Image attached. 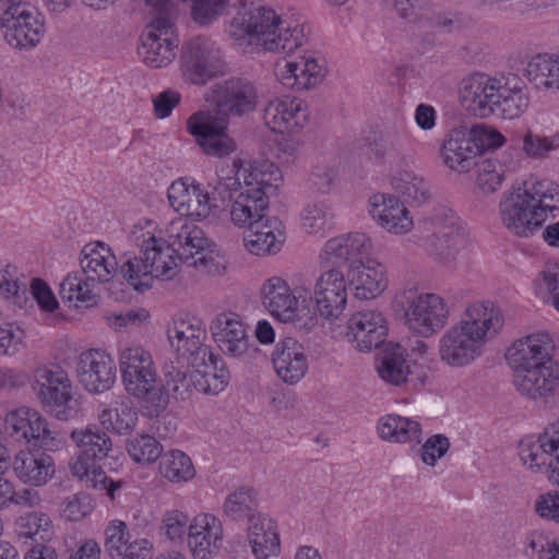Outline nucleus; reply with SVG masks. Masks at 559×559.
I'll list each match as a JSON object with an SVG mask.
<instances>
[{
	"label": "nucleus",
	"instance_id": "obj_1",
	"mask_svg": "<svg viewBox=\"0 0 559 559\" xmlns=\"http://www.w3.org/2000/svg\"><path fill=\"white\" fill-rule=\"evenodd\" d=\"M555 345L547 333L528 335L507 352L518 392L533 401L546 400L559 386V362L552 358Z\"/></svg>",
	"mask_w": 559,
	"mask_h": 559
},
{
	"label": "nucleus",
	"instance_id": "obj_2",
	"mask_svg": "<svg viewBox=\"0 0 559 559\" xmlns=\"http://www.w3.org/2000/svg\"><path fill=\"white\" fill-rule=\"evenodd\" d=\"M557 185L549 180L531 178L503 194L499 203V215L510 234L527 238L540 230L547 214L557 209Z\"/></svg>",
	"mask_w": 559,
	"mask_h": 559
},
{
	"label": "nucleus",
	"instance_id": "obj_3",
	"mask_svg": "<svg viewBox=\"0 0 559 559\" xmlns=\"http://www.w3.org/2000/svg\"><path fill=\"white\" fill-rule=\"evenodd\" d=\"M502 324V318L493 307H468L461 321L440 337L438 352L441 361L453 368L468 366L483 354L486 340L495 335Z\"/></svg>",
	"mask_w": 559,
	"mask_h": 559
},
{
	"label": "nucleus",
	"instance_id": "obj_4",
	"mask_svg": "<svg viewBox=\"0 0 559 559\" xmlns=\"http://www.w3.org/2000/svg\"><path fill=\"white\" fill-rule=\"evenodd\" d=\"M229 35L240 45L285 55L306 41L301 24L283 21L273 9L264 7L238 13L230 22Z\"/></svg>",
	"mask_w": 559,
	"mask_h": 559
},
{
	"label": "nucleus",
	"instance_id": "obj_5",
	"mask_svg": "<svg viewBox=\"0 0 559 559\" xmlns=\"http://www.w3.org/2000/svg\"><path fill=\"white\" fill-rule=\"evenodd\" d=\"M129 239L139 251H128L120 257L118 273L134 290L150 289L155 278H173L175 259L164 252V242L152 230L133 226Z\"/></svg>",
	"mask_w": 559,
	"mask_h": 559
},
{
	"label": "nucleus",
	"instance_id": "obj_6",
	"mask_svg": "<svg viewBox=\"0 0 559 559\" xmlns=\"http://www.w3.org/2000/svg\"><path fill=\"white\" fill-rule=\"evenodd\" d=\"M119 368L126 391L138 401L142 414L158 417L168 406V394L148 350L140 345L119 353Z\"/></svg>",
	"mask_w": 559,
	"mask_h": 559
},
{
	"label": "nucleus",
	"instance_id": "obj_7",
	"mask_svg": "<svg viewBox=\"0 0 559 559\" xmlns=\"http://www.w3.org/2000/svg\"><path fill=\"white\" fill-rule=\"evenodd\" d=\"M70 437L79 449L69 461L72 475L83 480L87 487L106 491L114 499L115 491L122 483L107 477L98 465L112 450L109 436L97 427H85L72 430Z\"/></svg>",
	"mask_w": 559,
	"mask_h": 559
},
{
	"label": "nucleus",
	"instance_id": "obj_8",
	"mask_svg": "<svg viewBox=\"0 0 559 559\" xmlns=\"http://www.w3.org/2000/svg\"><path fill=\"white\" fill-rule=\"evenodd\" d=\"M164 242L167 243L164 252L175 253L188 266L211 272L215 265L214 258L206 251L209 240L203 230L186 217H177L166 226Z\"/></svg>",
	"mask_w": 559,
	"mask_h": 559
},
{
	"label": "nucleus",
	"instance_id": "obj_9",
	"mask_svg": "<svg viewBox=\"0 0 559 559\" xmlns=\"http://www.w3.org/2000/svg\"><path fill=\"white\" fill-rule=\"evenodd\" d=\"M170 1L145 0L148 5L160 11V14L147 25L139 48V55L143 62L152 69L166 67L176 57L179 40L174 34V23L165 13Z\"/></svg>",
	"mask_w": 559,
	"mask_h": 559
},
{
	"label": "nucleus",
	"instance_id": "obj_10",
	"mask_svg": "<svg viewBox=\"0 0 559 559\" xmlns=\"http://www.w3.org/2000/svg\"><path fill=\"white\" fill-rule=\"evenodd\" d=\"M0 27L8 44L20 50L34 48L45 32L37 12L22 0H0Z\"/></svg>",
	"mask_w": 559,
	"mask_h": 559
},
{
	"label": "nucleus",
	"instance_id": "obj_11",
	"mask_svg": "<svg viewBox=\"0 0 559 559\" xmlns=\"http://www.w3.org/2000/svg\"><path fill=\"white\" fill-rule=\"evenodd\" d=\"M405 324L415 334L429 337L438 333L448 322L449 308L444 299L431 293L404 295Z\"/></svg>",
	"mask_w": 559,
	"mask_h": 559
},
{
	"label": "nucleus",
	"instance_id": "obj_12",
	"mask_svg": "<svg viewBox=\"0 0 559 559\" xmlns=\"http://www.w3.org/2000/svg\"><path fill=\"white\" fill-rule=\"evenodd\" d=\"M243 185L236 198L239 203H245L253 209V212H265L272 195L282 180L277 166L269 160L252 162L241 173Z\"/></svg>",
	"mask_w": 559,
	"mask_h": 559
},
{
	"label": "nucleus",
	"instance_id": "obj_13",
	"mask_svg": "<svg viewBox=\"0 0 559 559\" xmlns=\"http://www.w3.org/2000/svg\"><path fill=\"white\" fill-rule=\"evenodd\" d=\"M212 337L221 352L240 360L255 357L258 347L248 334L247 328L239 314L235 312H221L210 324Z\"/></svg>",
	"mask_w": 559,
	"mask_h": 559
},
{
	"label": "nucleus",
	"instance_id": "obj_14",
	"mask_svg": "<svg viewBox=\"0 0 559 559\" xmlns=\"http://www.w3.org/2000/svg\"><path fill=\"white\" fill-rule=\"evenodd\" d=\"M182 71L193 84L203 85L224 72L222 51L215 41L206 37L189 40L182 50Z\"/></svg>",
	"mask_w": 559,
	"mask_h": 559
},
{
	"label": "nucleus",
	"instance_id": "obj_15",
	"mask_svg": "<svg viewBox=\"0 0 559 559\" xmlns=\"http://www.w3.org/2000/svg\"><path fill=\"white\" fill-rule=\"evenodd\" d=\"M503 76H490L486 73H473L464 78L459 87L460 102L471 115L488 118L496 115Z\"/></svg>",
	"mask_w": 559,
	"mask_h": 559
},
{
	"label": "nucleus",
	"instance_id": "obj_16",
	"mask_svg": "<svg viewBox=\"0 0 559 559\" xmlns=\"http://www.w3.org/2000/svg\"><path fill=\"white\" fill-rule=\"evenodd\" d=\"M188 131L209 156L222 158L236 151V142L227 134V120L209 111L192 115L187 122Z\"/></svg>",
	"mask_w": 559,
	"mask_h": 559
},
{
	"label": "nucleus",
	"instance_id": "obj_17",
	"mask_svg": "<svg viewBox=\"0 0 559 559\" xmlns=\"http://www.w3.org/2000/svg\"><path fill=\"white\" fill-rule=\"evenodd\" d=\"M38 399L57 418L67 420L72 415L68 403L72 400L71 382L62 369L55 367L38 368L33 385Z\"/></svg>",
	"mask_w": 559,
	"mask_h": 559
},
{
	"label": "nucleus",
	"instance_id": "obj_18",
	"mask_svg": "<svg viewBox=\"0 0 559 559\" xmlns=\"http://www.w3.org/2000/svg\"><path fill=\"white\" fill-rule=\"evenodd\" d=\"M305 299H313L318 313L328 320L338 318L347 304L344 273L335 267L322 272L316 280L313 293L305 288Z\"/></svg>",
	"mask_w": 559,
	"mask_h": 559
},
{
	"label": "nucleus",
	"instance_id": "obj_19",
	"mask_svg": "<svg viewBox=\"0 0 559 559\" xmlns=\"http://www.w3.org/2000/svg\"><path fill=\"white\" fill-rule=\"evenodd\" d=\"M167 336L170 346L178 356L186 358L191 367H202L212 358V350L204 345L206 331L198 320H177L168 326Z\"/></svg>",
	"mask_w": 559,
	"mask_h": 559
},
{
	"label": "nucleus",
	"instance_id": "obj_20",
	"mask_svg": "<svg viewBox=\"0 0 559 559\" xmlns=\"http://www.w3.org/2000/svg\"><path fill=\"white\" fill-rule=\"evenodd\" d=\"M216 112L226 120L230 116H243L253 111L258 104L257 88L246 79L233 78L216 88Z\"/></svg>",
	"mask_w": 559,
	"mask_h": 559
},
{
	"label": "nucleus",
	"instance_id": "obj_21",
	"mask_svg": "<svg viewBox=\"0 0 559 559\" xmlns=\"http://www.w3.org/2000/svg\"><path fill=\"white\" fill-rule=\"evenodd\" d=\"M78 378L90 393L108 391L116 381V365L107 353L88 349L79 357Z\"/></svg>",
	"mask_w": 559,
	"mask_h": 559
},
{
	"label": "nucleus",
	"instance_id": "obj_22",
	"mask_svg": "<svg viewBox=\"0 0 559 559\" xmlns=\"http://www.w3.org/2000/svg\"><path fill=\"white\" fill-rule=\"evenodd\" d=\"M386 334V320L380 311H358L347 321L346 337L360 352H370L379 347Z\"/></svg>",
	"mask_w": 559,
	"mask_h": 559
},
{
	"label": "nucleus",
	"instance_id": "obj_23",
	"mask_svg": "<svg viewBox=\"0 0 559 559\" xmlns=\"http://www.w3.org/2000/svg\"><path fill=\"white\" fill-rule=\"evenodd\" d=\"M275 74L280 82L297 91L309 90L318 85L325 75L324 59L312 53L300 56L297 60L277 62Z\"/></svg>",
	"mask_w": 559,
	"mask_h": 559
},
{
	"label": "nucleus",
	"instance_id": "obj_24",
	"mask_svg": "<svg viewBox=\"0 0 559 559\" xmlns=\"http://www.w3.org/2000/svg\"><path fill=\"white\" fill-rule=\"evenodd\" d=\"M550 424L537 439L524 438L519 443V455L524 465L534 473L545 472L549 477L559 454V435Z\"/></svg>",
	"mask_w": 559,
	"mask_h": 559
},
{
	"label": "nucleus",
	"instance_id": "obj_25",
	"mask_svg": "<svg viewBox=\"0 0 559 559\" xmlns=\"http://www.w3.org/2000/svg\"><path fill=\"white\" fill-rule=\"evenodd\" d=\"M222 539L223 526L216 516L201 513L190 522L187 543L194 559H212L217 554Z\"/></svg>",
	"mask_w": 559,
	"mask_h": 559
},
{
	"label": "nucleus",
	"instance_id": "obj_26",
	"mask_svg": "<svg viewBox=\"0 0 559 559\" xmlns=\"http://www.w3.org/2000/svg\"><path fill=\"white\" fill-rule=\"evenodd\" d=\"M371 250V240L362 233H349L328 240L321 251L320 259L332 265L348 263V267L354 264L365 262Z\"/></svg>",
	"mask_w": 559,
	"mask_h": 559
},
{
	"label": "nucleus",
	"instance_id": "obj_27",
	"mask_svg": "<svg viewBox=\"0 0 559 559\" xmlns=\"http://www.w3.org/2000/svg\"><path fill=\"white\" fill-rule=\"evenodd\" d=\"M200 367H191V369L181 370L170 367L165 372V380L163 381L164 390L176 400L185 401L189 399L193 390L205 394H217L225 381V374L222 373L221 378L213 379L210 383L204 380V376L199 372Z\"/></svg>",
	"mask_w": 559,
	"mask_h": 559
},
{
	"label": "nucleus",
	"instance_id": "obj_28",
	"mask_svg": "<svg viewBox=\"0 0 559 559\" xmlns=\"http://www.w3.org/2000/svg\"><path fill=\"white\" fill-rule=\"evenodd\" d=\"M170 205L181 214L180 217L206 218L214 206L210 193L201 185H188L186 180L178 179L168 188Z\"/></svg>",
	"mask_w": 559,
	"mask_h": 559
},
{
	"label": "nucleus",
	"instance_id": "obj_29",
	"mask_svg": "<svg viewBox=\"0 0 559 559\" xmlns=\"http://www.w3.org/2000/svg\"><path fill=\"white\" fill-rule=\"evenodd\" d=\"M261 296L264 307L270 313L281 321H294L298 312V300L305 299L304 289L292 292L288 284L280 278L272 277L261 288Z\"/></svg>",
	"mask_w": 559,
	"mask_h": 559
},
{
	"label": "nucleus",
	"instance_id": "obj_30",
	"mask_svg": "<svg viewBox=\"0 0 559 559\" xmlns=\"http://www.w3.org/2000/svg\"><path fill=\"white\" fill-rule=\"evenodd\" d=\"M369 214L382 228L394 235L405 234L413 226L404 203L391 194L372 195L369 200Z\"/></svg>",
	"mask_w": 559,
	"mask_h": 559
},
{
	"label": "nucleus",
	"instance_id": "obj_31",
	"mask_svg": "<svg viewBox=\"0 0 559 559\" xmlns=\"http://www.w3.org/2000/svg\"><path fill=\"white\" fill-rule=\"evenodd\" d=\"M276 374L288 384L300 381L308 370L304 346L293 337L278 341L272 354Z\"/></svg>",
	"mask_w": 559,
	"mask_h": 559
},
{
	"label": "nucleus",
	"instance_id": "obj_32",
	"mask_svg": "<svg viewBox=\"0 0 559 559\" xmlns=\"http://www.w3.org/2000/svg\"><path fill=\"white\" fill-rule=\"evenodd\" d=\"M265 124L274 132H292L302 128L307 121L304 103L292 97L274 98L263 110Z\"/></svg>",
	"mask_w": 559,
	"mask_h": 559
},
{
	"label": "nucleus",
	"instance_id": "obj_33",
	"mask_svg": "<svg viewBox=\"0 0 559 559\" xmlns=\"http://www.w3.org/2000/svg\"><path fill=\"white\" fill-rule=\"evenodd\" d=\"M478 156V148L466 126L453 128L442 145L443 163L452 170L467 173Z\"/></svg>",
	"mask_w": 559,
	"mask_h": 559
},
{
	"label": "nucleus",
	"instance_id": "obj_34",
	"mask_svg": "<svg viewBox=\"0 0 559 559\" xmlns=\"http://www.w3.org/2000/svg\"><path fill=\"white\" fill-rule=\"evenodd\" d=\"M347 280L349 285L354 288L355 297L360 300L374 299L381 295L388 286L384 266L370 259L348 267Z\"/></svg>",
	"mask_w": 559,
	"mask_h": 559
},
{
	"label": "nucleus",
	"instance_id": "obj_35",
	"mask_svg": "<svg viewBox=\"0 0 559 559\" xmlns=\"http://www.w3.org/2000/svg\"><path fill=\"white\" fill-rule=\"evenodd\" d=\"M16 477L31 486H43L55 474V462L45 452L20 451L13 462Z\"/></svg>",
	"mask_w": 559,
	"mask_h": 559
},
{
	"label": "nucleus",
	"instance_id": "obj_36",
	"mask_svg": "<svg viewBox=\"0 0 559 559\" xmlns=\"http://www.w3.org/2000/svg\"><path fill=\"white\" fill-rule=\"evenodd\" d=\"M406 356V349L399 343L386 344L377 366L379 377L385 383L395 386L414 381V371L411 369Z\"/></svg>",
	"mask_w": 559,
	"mask_h": 559
},
{
	"label": "nucleus",
	"instance_id": "obj_37",
	"mask_svg": "<svg viewBox=\"0 0 559 559\" xmlns=\"http://www.w3.org/2000/svg\"><path fill=\"white\" fill-rule=\"evenodd\" d=\"M248 540L257 559L277 556L281 544L275 522L262 514L250 516Z\"/></svg>",
	"mask_w": 559,
	"mask_h": 559
},
{
	"label": "nucleus",
	"instance_id": "obj_38",
	"mask_svg": "<svg viewBox=\"0 0 559 559\" xmlns=\"http://www.w3.org/2000/svg\"><path fill=\"white\" fill-rule=\"evenodd\" d=\"M522 74L537 90H559V58L548 53L534 56L526 62Z\"/></svg>",
	"mask_w": 559,
	"mask_h": 559
},
{
	"label": "nucleus",
	"instance_id": "obj_39",
	"mask_svg": "<svg viewBox=\"0 0 559 559\" xmlns=\"http://www.w3.org/2000/svg\"><path fill=\"white\" fill-rule=\"evenodd\" d=\"M379 437L391 443H406L421 440V427L416 420L396 414L381 417L377 425Z\"/></svg>",
	"mask_w": 559,
	"mask_h": 559
},
{
	"label": "nucleus",
	"instance_id": "obj_40",
	"mask_svg": "<svg viewBox=\"0 0 559 559\" xmlns=\"http://www.w3.org/2000/svg\"><path fill=\"white\" fill-rule=\"evenodd\" d=\"M500 88L499 102L496 105V115L503 119L520 118L530 107V95L522 85H511L509 79L503 78Z\"/></svg>",
	"mask_w": 559,
	"mask_h": 559
},
{
	"label": "nucleus",
	"instance_id": "obj_41",
	"mask_svg": "<svg viewBox=\"0 0 559 559\" xmlns=\"http://www.w3.org/2000/svg\"><path fill=\"white\" fill-rule=\"evenodd\" d=\"M94 283L79 274H69L60 284V297L63 302L74 308H88L97 304V295L93 290Z\"/></svg>",
	"mask_w": 559,
	"mask_h": 559
},
{
	"label": "nucleus",
	"instance_id": "obj_42",
	"mask_svg": "<svg viewBox=\"0 0 559 559\" xmlns=\"http://www.w3.org/2000/svg\"><path fill=\"white\" fill-rule=\"evenodd\" d=\"M80 261L82 273L92 281L109 282L115 272H117V262L115 257H105L100 251L91 249L90 252L84 249Z\"/></svg>",
	"mask_w": 559,
	"mask_h": 559
},
{
	"label": "nucleus",
	"instance_id": "obj_43",
	"mask_svg": "<svg viewBox=\"0 0 559 559\" xmlns=\"http://www.w3.org/2000/svg\"><path fill=\"white\" fill-rule=\"evenodd\" d=\"M403 133L396 126L385 127L369 142V148L379 163L397 158L402 153Z\"/></svg>",
	"mask_w": 559,
	"mask_h": 559
},
{
	"label": "nucleus",
	"instance_id": "obj_44",
	"mask_svg": "<svg viewBox=\"0 0 559 559\" xmlns=\"http://www.w3.org/2000/svg\"><path fill=\"white\" fill-rule=\"evenodd\" d=\"M160 474L173 483H182L192 479L195 469L191 459L179 450H171L164 454L159 463Z\"/></svg>",
	"mask_w": 559,
	"mask_h": 559
},
{
	"label": "nucleus",
	"instance_id": "obj_45",
	"mask_svg": "<svg viewBox=\"0 0 559 559\" xmlns=\"http://www.w3.org/2000/svg\"><path fill=\"white\" fill-rule=\"evenodd\" d=\"M258 508L257 492L251 487H240L234 492L229 493L225 500L223 510L224 513L231 520H241L254 514Z\"/></svg>",
	"mask_w": 559,
	"mask_h": 559
},
{
	"label": "nucleus",
	"instance_id": "obj_46",
	"mask_svg": "<svg viewBox=\"0 0 559 559\" xmlns=\"http://www.w3.org/2000/svg\"><path fill=\"white\" fill-rule=\"evenodd\" d=\"M34 425H32L27 443L44 449L45 451H57L66 442L64 435L51 427L47 420L35 411Z\"/></svg>",
	"mask_w": 559,
	"mask_h": 559
},
{
	"label": "nucleus",
	"instance_id": "obj_47",
	"mask_svg": "<svg viewBox=\"0 0 559 559\" xmlns=\"http://www.w3.org/2000/svg\"><path fill=\"white\" fill-rule=\"evenodd\" d=\"M393 187L406 201L417 205L425 204L431 199L429 185L424 178L411 173L394 178Z\"/></svg>",
	"mask_w": 559,
	"mask_h": 559
},
{
	"label": "nucleus",
	"instance_id": "obj_48",
	"mask_svg": "<svg viewBox=\"0 0 559 559\" xmlns=\"http://www.w3.org/2000/svg\"><path fill=\"white\" fill-rule=\"evenodd\" d=\"M98 419L107 430H112L119 435H127L136 425L138 412L128 405H121L116 409H103L98 415Z\"/></svg>",
	"mask_w": 559,
	"mask_h": 559
},
{
	"label": "nucleus",
	"instance_id": "obj_49",
	"mask_svg": "<svg viewBox=\"0 0 559 559\" xmlns=\"http://www.w3.org/2000/svg\"><path fill=\"white\" fill-rule=\"evenodd\" d=\"M28 284L26 278L19 274L15 266L7 265L0 270V296L13 299L14 304L22 306L27 300Z\"/></svg>",
	"mask_w": 559,
	"mask_h": 559
},
{
	"label": "nucleus",
	"instance_id": "obj_50",
	"mask_svg": "<svg viewBox=\"0 0 559 559\" xmlns=\"http://www.w3.org/2000/svg\"><path fill=\"white\" fill-rule=\"evenodd\" d=\"M424 229L430 234H454L460 235L462 221L449 207L438 205L431 214L424 219Z\"/></svg>",
	"mask_w": 559,
	"mask_h": 559
},
{
	"label": "nucleus",
	"instance_id": "obj_51",
	"mask_svg": "<svg viewBox=\"0 0 559 559\" xmlns=\"http://www.w3.org/2000/svg\"><path fill=\"white\" fill-rule=\"evenodd\" d=\"M457 238L454 234H429L424 238L425 248L439 262L450 265L457 254Z\"/></svg>",
	"mask_w": 559,
	"mask_h": 559
},
{
	"label": "nucleus",
	"instance_id": "obj_52",
	"mask_svg": "<svg viewBox=\"0 0 559 559\" xmlns=\"http://www.w3.org/2000/svg\"><path fill=\"white\" fill-rule=\"evenodd\" d=\"M20 535L28 537L35 544H45L51 536V522L45 513H28L19 519Z\"/></svg>",
	"mask_w": 559,
	"mask_h": 559
},
{
	"label": "nucleus",
	"instance_id": "obj_53",
	"mask_svg": "<svg viewBox=\"0 0 559 559\" xmlns=\"http://www.w3.org/2000/svg\"><path fill=\"white\" fill-rule=\"evenodd\" d=\"M285 237H277L269 235L260 230L248 229L243 236V245L246 249L255 255H267L277 253L283 243Z\"/></svg>",
	"mask_w": 559,
	"mask_h": 559
},
{
	"label": "nucleus",
	"instance_id": "obj_54",
	"mask_svg": "<svg viewBox=\"0 0 559 559\" xmlns=\"http://www.w3.org/2000/svg\"><path fill=\"white\" fill-rule=\"evenodd\" d=\"M302 227L309 234H320L331 229L333 214L329 206L319 203L308 204L301 215Z\"/></svg>",
	"mask_w": 559,
	"mask_h": 559
},
{
	"label": "nucleus",
	"instance_id": "obj_55",
	"mask_svg": "<svg viewBox=\"0 0 559 559\" xmlns=\"http://www.w3.org/2000/svg\"><path fill=\"white\" fill-rule=\"evenodd\" d=\"M127 450L132 460L138 463H153L163 452L160 443L150 435H141L129 440Z\"/></svg>",
	"mask_w": 559,
	"mask_h": 559
},
{
	"label": "nucleus",
	"instance_id": "obj_56",
	"mask_svg": "<svg viewBox=\"0 0 559 559\" xmlns=\"http://www.w3.org/2000/svg\"><path fill=\"white\" fill-rule=\"evenodd\" d=\"M504 180V167L499 162L487 159L479 165L476 186L485 195L492 194Z\"/></svg>",
	"mask_w": 559,
	"mask_h": 559
},
{
	"label": "nucleus",
	"instance_id": "obj_57",
	"mask_svg": "<svg viewBox=\"0 0 559 559\" xmlns=\"http://www.w3.org/2000/svg\"><path fill=\"white\" fill-rule=\"evenodd\" d=\"M559 148V135L545 136L526 130L522 135V150L532 158H543L551 151Z\"/></svg>",
	"mask_w": 559,
	"mask_h": 559
},
{
	"label": "nucleus",
	"instance_id": "obj_58",
	"mask_svg": "<svg viewBox=\"0 0 559 559\" xmlns=\"http://www.w3.org/2000/svg\"><path fill=\"white\" fill-rule=\"evenodd\" d=\"M34 416L35 409L23 407L12 411L5 417V430L16 441L27 443Z\"/></svg>",
	"mask_w": 559,
	"mask_h": 559
},
{
	"label": "nucleus",
	"instance_id": "obj_59",
	"mask_svg": "<svg viewBox=\"0 0 559 559\" xmlns=\"http://www.w3.org/2000/svg\"><path fill=\"white\" fill-rule=\"evenodd\" d=\"M105 549L110 557H121L126 546L129 545L130 534L128 525L120 520H114L105 528Z\"/></svg>",
	"mask_w": 559,
	"mask_h": 559
},
{
	"label": "nucleus",
	"instance_id": "obj_60",
	"mask_svg": "<svg viewBox=\"0 0 559 559\" xmlns=\"http://www.w3.org/2000/svg\"><path fill=\"white\" fill-rule=\"evenodd\" d=\"M396 13L411 23L427 22L430 19L429 0H394Z\"/></svg>",
	"mask_w": 559,
	"mask_h": 559
},
{
	"label": "nucleus",
	"instance_id": "obj_61",
	"mask_svg": "<svg viewBox=\"0 0 559 559\" xmlns=\"http://www.w3.org/2000/svg\"><path fill=\"white\" fill-rule=\"evenodd\" d=\"M467 130L478 148V155L487 150L497 148L504 142V136L498 130L485 124H474L467 127Z\"/></svg>",
	"mask_w": 559,
	"mask_h": 559
},
{
	"label": "nucleus",
	"instance_id": "obj_62",
	"mask_svg": "<svg viewBox=\"0 0 559 559\" xmlns=\"http://www.w3.org/2000/svg\"><path fill=\"white\" fill-rule=\"evenodd\" d=\"M189 524L187 513L179 510H170L163 516L162 531L169 540H181Z\"/></svg>",
	"mask_w": 559,
	"mask_h": 559
},
{
	"label": "nucleus",
	"instance_id": "obj_63",
	"mask_svg": "<svg viewBox=\"0 0 559 559\" xmlns=\"http://www.w3.org/2000/svg\"><path fill=\"white\" fill-rule=\"evenodd\" d=\"M229 0H193L192 15L197 23L207 25L219 16Z\"/></svg>",
	"mask_w": 559,
	"mask_h": 559
},
{
	"label": "nucleus",
	"instance_id": "obj_64",
	"mask_svg": "<svg viewBox=\"0 0 559 559\" xmlns=\"http://www.w3.org/2000/svg\"><path fill=\"white\" fill-rule=\"evenodd\" d=\"M450 449L449 438L444 435H433L429 437L419 449L423 463L433 466L438 459L447 454Z\"/></svg>",
	"mask_w": 559,
	"mask_h": 559
}]
</instances>
